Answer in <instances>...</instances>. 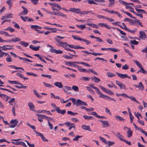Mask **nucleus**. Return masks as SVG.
<instances>
[{"mask_svg": "<svg viewBox=\"0 0 147 147\" xmlns=\"http://www.w3.org/2000/svg\"><path fill=\"white\" fill-rule=\"evenodd\" d=\"M21 39L18 37H16L11 39L8 40H4L0 37V42H4L11 43V42H17L20 41Z\"/></svg>", "mask_w": 147, "mask_h": 147, "instance_id": "obj_1", "label": "nucleus"}, {"mask_svg": "<svg viewBox=\"0 0 147 147\" xmlns=\"http://www.w3.org/2000/svg\"><path fill=\"white\" fill-rule=\"evenodd\" d=\"M48 4L51 5V8L53 11L55 10H59L61 9V6L57 3L51 2Z\"/></svg>", "mask_w": 147, "mask_h": 147, "instance_id": "obj_2", "label": "nucleus"}, {"mask_svg": "<svg viewBox=\"0 0 147 147\" xmlns=\"http://www.w3.org/2000/svg\"><path fill=\"white\" fill-rule=\"evenodd\" d=\"M58 42V44H56V45L58 46L62 47L65 50H67L69 48L68 44L66 42H63L60 40H57Z\"/></svg>", "mask_w": 147, "mask_h": 147, "instance_id": "obj_3", "label": "nucleus"}, {"mask_svg": "<svg viewBox=\"0 0 147 147\" xmlns=\"http://www.w3.org/2000/svg\"><path fill=\"white\" fill-rule=\"evenodd\" d=\"M18 121L17 119H14L11 120V121L10 123V124L9 125V127L11 128H14L17 125Z\"/></svg>", "mask_w": 147, "mask_h": 147, "instance_id": "obj_4", "label": "nucleus"}, {"mask_svg": "<svg viewBox=\"0 0 147 147\" xmlns=\"http://www.w3.org/2000/svg\"><path fill=\"white\" fill-rule=\"evenodd\" d=\"M76 104L77 106H79L81 105H84L86 106H88L86 102L83 101L79 99L77 100Z\"/></svg>", "mask_w": 147, "mask_h": 147, "instance_id": "obj_5", "label": "nucleus"}, {"mask_svg": "<svg viewBox=\"0 0 147 147\" xmlns=\"http://www.w3.org/2000/svg\"><path fill=\"white\" fill-rule=\"evenodd\" d=\"M13 47V46H12V45H4L2 47H1L0 46V47L3 50L6 51V50H10L11 49H13V48H12V47Z\"/></svg>", "mask_w": 147, "mask_h": 147, "instance_id": "obj_6", "label": "nucleus"}, {"mask_svg": "<svg viewBox=\"0 0 147 147\" xmlns=\"http://www.w3.org/2000/svg\"><path fill=\"white\" fill-rule=\"evenodd\" d=\"M100 121L102 123V126L103 127L105 128L108 127H109L110 124L109 122L107 121H103L102 120H100Z\"/></svg>", "mask_w": 147, "mask_h": 147, "instance_id": "obj_7", "label": "nucleus"}, {"mask_svg": "<svg viewBox=\"0 0 147 147\" xmlns=\"http://www.w3.org/2000/svg\"><path fill=\"white\" fill-rule=\"evenodd\" d=\"M116 73L119 77L122 79H124L126 78H127L129 79L131 78V77L127 76L126 74H120L117 72H116Z\"/></svg>", "mask_w": 147, "mask_h": 147, "instance_id": "obj_8", "label": "nucleus"}, {"mask_svg": "<svg viewBox=\"0 0 147 147\" xmlns=\"http://www.w3.org/2000/svg\"><path fill=\"white\" fill-rule=\"evenodd\" d=\"M69 11L71 12L77 13H80L81 9H76L75 8H70Z\"/></svg>", "mask_w": 147, "mask_h": 147, "instance_id": "obj_9", "label": "nucleus"}, {"mask_svg": "<svg viewBox=\"0 0 147 147\" xmlns=\"http://www.w3.org/2000/svg\"><path fill=\"white\" fill-rule=\"evenodd\" d=\"M0 97L6 102H7L10 98V97L6 95L1 94H0Z\"/></svg>", "mask_w": 147, "mask_h": 147, "instance_id": "obj_10", "label": "nucleus"}, {"mask_svg": "<svg viewBox=\"0 0 147 147\" xmlns=\"http://www.w3.org/2000/svg\"><path fill=\"white\" fill-rule=\"evenodd\" d=\"M22 7L23 9V11L20 13L19 16L22 15L23 16L26 15L28 13V11L27 9L24 6H22Z\"/></svg>", "mask_w": 147, "mask_h": 147, "instance_id": "obj_11", "label": "nucleus"}, {"mask_svg": "<svg viewBox=\"0 0 147 147\" xmlns=\"http://www.w3.org/2000/svg\"><path fill=\"white\" fill-rule=\"evenodd\" d=\"M139 38L142 39H144L146 38V35L145 32L143 31H140L139 32Z\"/></svg>", "mask_w": 147, "mask_h": 147, "instance_id": "obj_12", "label": "nucleus"}, {"mask_svg": "<svg viewBox=\"0 0 147 147\" xmlns=\"http://www.w3.org/2000/svg\"><path fill=\"white\" fill-rule=\"evenodd\" d=\"M54 85L59 88H62L63 87V86L61 82H56L54 84Z\"/></svg>", "mask_w": 147, "mask_h": 147, "instance_id": "obj_13", "label": "nucleus"}, {"mask_svg": "<svg viewBox=\"0 0 147 147\" xmlns=\"http://www.w3.org/2000/svg\"><path fill=\"white\" fill-rule=\"evenodd\" d=\"M31 28L35 30L37 32L38 29H41L42 27L41 26L37 25H31Z\"/></svg>", "mask_w": 147, "mask_h": 147, "instance_id": "obj_14", "label": "nucleus"}, {"mask_svg": "<svg viewBox=\"0 0 147 147\" xmlns=\"http://www.w3.org/2000/svg\"><path fill=\"white\" fill-rule=\"evenodd\" d=\"M0 34H4L5 36H8L9 37L14 36V35H9L7 32L4 31V30H1L0 31Z\"/></svg>", "mask_w": 147, "mask_h": 147, "instance_id": "obj_15", "label": "nucleus"}, {"mask_svg": "<svg viewBox=\"0 0 147 147\" xmlns=\"http://www.w3.org/2000/svg\"><path fill=\"white\" fill-rule=\"evenodd\" d=\"M28 105L30 109L32 111H34L35 109L33 103L31 102L28 103Z\"/></svg>", "mask_w": 147, "mask_h": 147, "instance_id": "obj_16", "label": "nucleus"}, {"mask_svg": "<svg viewBox=\"0 0 147 147\" xmlns=\"http://www.w3.org/2000/svg\"><path fill=\"white\" fill-rule=\"evenodd\" d=\"M7 55V57L6 58V61L7 62H11L12 61V59L11 57L8 53H5V56Z\"/></svg>", "mask_w": 147, "mask_h": 147, "instance_id": "obj_17", "label": "nucleus"}, {"mask_svg": "<svg viewBox=\"0 0 147 147\" xmlns=\"http://www.w3.org/2000/svg\"><path fill=\"white\" fill-rule=\"evenodd\" d=\"M56 111L58 113L62 114H64L66 112L65 110H61L59 107L56 108Z\"/></svg>", "mask_w": 147, "mask_h": 147, "instance_id": "obj_18", "label": "nucleus"}, {"mask_svg": "<svg viewBox=\"0 0 147 147\" xmlns=\"http://www.w3.org/2000/svg\"><path fill=\"white\" fill-rule=\"evenodd\" d=\"M115 116L116 119L118 121H124L125 120L123 117L119 115H115Z\"/></svg>", "mask_w": 147, "mask_h": 147, "instance_id": "obj_19", "label": "nucleus"}, {"mask_svg": "<svg viewBox=\"0 0 147 147\" xmlns=\"http://www.w3.org/2000/svg\"><path fill=\"white\" fill-rule=\"evenodd\" d=\"M18 107V105H17L15 104L13 106L11 109V112L14 116L16 115V114L15 112V109L16 108H17Z\"/></svg>", "mask_w": 147, "mask_h": 147, "instance_id": "obj_20", "label": "nucleus"}, {"mask_svg": "<svg viewBox=\"0 0 147 147\" xmlns=\"http://www.w3.org/2000/svg\"><path fill=\"white\" fill-rule=\"evenodd\" d=\"M29 47L30 48L35 51H37L39 50L40 47V46H38L37 47H35L34 46L32 45H30Z\"/></svg>", "mask_w": 147, "mask_h": 147, "instance_id": "obj_21", "label": "nucleus"}, {"mask_svg": "<svg viewBox=\"0 0 147 147\" xmlns=\"http://www.w3.org/2000/svg\"><path fill=\"white\" fill-rule=\"evenodd\" d=\"M8 82L11 84H14L20 85V86H22V84L19 82L16 81H11L9 80Z\"/></svg>", "mask_w": 147, "mask_h": 147, "instance_id": "obj_22", "label": "nucleus"}, {"mask_svg": "<svg viewBox=\"0 0 147 147\" xmlns=\"http://www.w3.org/2000/svg\"><path fill=\"white\" fill-rule=\"evenodd\" d=\"M82 128L84 130L91 131L90 127L89 125H82Z\"/></svg>", "mask_w": 147, "mask_h": 147, "instance_id": "obj_23", "label": "nucleus"}, {"mask_svg": "<svg viewBox=\"0 0 147 147\" xmlns=\"http://www.w3.org/2000/svg\"><path fill=\"white\" fill-rule=\"evenodd\" d=\"M109 1V7H113L115 5V0H108Z\"/></svg>", "mask_w": 147, "mask_h": 147, "instance_id": "obj_24", "label": "nucleus"}, {"mask_svg": "<svg viewBox=\"0 0 147 147\" xmlns=\"http://www.w3.org/2000/svg\"><path fill=\"white\" fill-rule=\"evenodd\" d=\"M68 65L69 66L71 67L74 66L76 68L78 67V65L75 64V62L73 61H70L68 62Z\"/></svg>", "mask_w": 147, "mask_h": 147, "instance_id": "obj_25", "label": "nucleus"}, {"mask_svg": "<svg viewBox=\"0 0 147 147\" xmlns=\"http://www.w3.org/2000/svg\"><path fill=\"white\" fill-rule=\"evenodd\" d=\"M91 79L94 81V82L96 83H97L100 81V80L99 78L94 76L91 77Z\"/></svg>", "mask_w": 147, "mask_h": 147, "instance_id": "obj_26", "label": "nucleus"}, {"mask_svg": "<svg viewBox=\"0 0 147 147\" xmlns=\"http://www.w3.org/2000/svg\"><path fill=\"white\" fill-rule=\"evenodd\" d=\"M98 25L102 27H104L108 29H109L110 27L107 24L105 23H100L98 24Z\"/></svg>", "mask_w": 147, "mask_h": 147, "instance_id": "obj_27", "label": "nucleus"}, {"mask_svg": "<svg viewBox=\"0 0 147 147\" xmlns=\"http://www.w3.org/2000/svg\"><path fill=\"white\" fill-rule=\"evenodd\" d=\"M127 134L128 137L130 138L132 135V131L131 130L130 128H128V131L127 132Z\"/></svg>", "mask_w": 147, "mask_h": 147, "instance_id": "obj_28", "label": "nucleus"}, {"mask_svg": "<svg viewBox=\"0 0 147 147\" xmlns=\"http://www.w3.org/2000/svg\"><path fill=\"white\" fill-rule=\"evenodd\" d=\"M55 15L59 16H60L64 18H67V16L66 15L64 14L63 13L60 12L56 13V14Z\"/></svg>", "mask_w": 147, "mask_h": 147, "instance_id": "obj_29", "label": "nucleus"}, {"mask_svg": "<svg viewBox=\"0 0 147 147\" xmlns=\"http://www.w3.org/2000/svg\"><path fill=\"white\" fill-rule=\"evenodd\" d=\"M64 38V37L60 36H57L56 37L54 38V39L56 42H57L56 44H58V42L57 40H61Z\"/></svg>", "mask_w": 147, "mask_h": 147, "instance_id": "obj_30", "label": "nucleus"}, {"mask_svg": "<svg viewBox=\"0 0 147 147\" xmlns=\"http://www.w3.org/2000/svg\"><path fill=\"white\" fill-rule=\"evenodd\" d=\"M96 92L97 94L99 95V96L100 98H104V96L105 95L103 94L100 92L99 89L96 91Z\"/></svg>", "mask_w": 147, "mask_h": 147, "instance_id": "obj_31", "label": "nucleus"}, {"mask_svg": "<svg viewBox=\"0 0 147 147\" xmlns=\"http://www.w3.org/2000/svg\"><path fill=\"white\" fill-rule=\"evenodd\" d=\"M19 44L22 45L23 46L25 47H27L29 45V44L28 43L24 41H20L19 42Z\"/></svg>", "mask_w": 147, "mask_h": 147, "instance_id": "obj_32", "label": "nucleus"}, {"mask_svg": "<svg viewBox=\"0 0 147 147\" xmlns=\"http://www.w3.org/2000/svg\"><path fill=\"white\" fill-rule=\"evenodd\" d=\"M90 78L88 77L82 76L80 78V80L84 81H88L90 80Z\"/></svg>", "mask_w": 147, "mask_h": 147, "instance_id": "obj_33", "label": "nucleus"}, {"mask_svg": "<svg viewBox=\"0 0 147 147\" xmlns=\"http://www.w3.org/2000/svg\"><path fill=\"white\" fill-rule=\"evenodd\" d=\"M33 93L38 98H42V97L39 94L37 91L35 90H33Z\"/></svg>", "mask_w": 147, "mask_h": 147, "instance_id": "obj_34", "label": "nucleus"}, {"mask_svg": "<svg viewBox=\"0 0 147 147\" xmlns=\"http://www.w3.org/2000/svg\"><path fill=\"white\" fill-rule=\"evenodd\" d=\"M38 117V119L40 122H42L43 121L42 119H43L42 115L41 114H36Z\"/></svg>", "mask_w": 147, "mask_h": 147, "instance_id": "obj_35", "label": "nucleus"}, {"mask_svg": "<svg viewBox=\"0 0 147 147\" xmlns=\"http://www.w3.org/2000/svg\"><path fill=\"white\" fill-rule=\"evenodd\" d=\"M107 76L109 77H113L116 76L115 74L109 72H107Z\"/></svg>", "mask_w": 147, "mask_h": 147, "instance_id": "obj_36", "label": "nucleus"}, {"mask_svg": "<svg viewBox=\"0 0 147 147\" xmlns=\"http://www.w3.org/2000/svg\"><path fill=\"white\" fill-rule=\"evenodd\" d=\"M138 88L140 90H144V86L141 82H140L139 83Z\"/></svg>", "mask_w": 147, "mask_h": 147, "instance_id": "obj_37", "label": "nucleus"}, {"mask_svg": "<svg viewBox=\"0 0 147 147\" xmlns=\"http://www.w3.org/2000/svg\"><path fill=\"white\" fill-rule=\"evenodd\" d=\"M6 3L9 6V8H10L12 6V4L13 3V1L12 0H7L6 1Z\"/></svg>", "mask_w": 147, "mask_h": 147, "instance_id": "obj_38", "label": "nucleus"}, {"mask_svg": "<svg viewBox=\"0 0 147 147\" xmlns=\"http://www.w3.org/2000/svg\"><path fill=\"white\" fill-rule=\"evenodd\" d=\"M18 58L22 60H23L25 61H27L29 62H32V61L24 57H18Z\"/></svg>", "mask_w": 147, "mask_h": 147, "instance_id": "obj_39", "label": "nucleus"}, {"mask_svg": "<svg viewBox=\"0 0 147 147\" xmlns=\"http://www.w3.org/2000/svg\"><path fill=\"white\" fill-rule=\"evenodd\" d=\"M4 30L9 31L10 32H13L15 31V29L11 28L10 27H9L7 28L4 29Z\"/></svg>", "mask_w": 147, "mask_h": 147, "instance_id": "obj_40", "label": "nucleus"}, {"mask_svg": "<svg viewBox=\"0 0 147 147\" xmlns=\"http://www.w3.org/2000/svg\"><path fill=\"white\" fill-rule=\"evenodd\" d=\"M77 27L80 29L81 30H82L86 28L85 25H76Z\"/></svg>", "mask_w": 147, "mask_h": 147, "instance_id": "obj_41", "label": "nucleus"}, {"mask_svg": "<svg viewBox=\"0 0 147 147\" xmlns=\"http://www.w3.org/2000/svg\"><path fill=\"white\" fill-rule=\"evenodd\" d=\"M116 136L120 140H123V139H122L123 136L121 135L119 133H117Z\"/></svg>", "mask_w": 147, "mask_h": 147, "instance_id": "obj_42", "label": "nucleus"}, {"mask_svg": "<svg viewBox=\"0 0 147 147\" xmlns=\"http://www.w3.org/2000/svg\"><path fill=\"white\" fill-rule=\"evenodd\" d=\"M136 10L139 13H142L145 14H146V12L144 10L142 9H139L138 8H136Z\"/></svg>", "mask_w": 147, "mask_h": 147, "instance_id": "obj_43", "label": "nucleus"}, {"mask_svg": "<svg viewBox=\"0 0 147 147\" xmlns=\"http://www.w3.org/2000/svg\"><path fill=\"white\" fill-rule=\"evenodd\" d=\"M83 117L86 120L92 119L93 118V117L92 116H88L86 115H84Z\"/></svg>", "mask_w": 147, "mask_h": 147, "instance_id": "obj_44", "label": "nucleus"}, {"mask_svg": "<svg viewBox=\"0 0 147 147\" xmlns=\"http://www.w3.org/2000/svg\"><path fill=\"white\" fill-rule=\"evenodd\" d=\"M72 89L75 92H78L79 91V88L78 86L74 85L72 87Z\"/></svg>", "mask_w": 147, "mask_h": 147, "instance_id": "obj_45", "label": "nucleus"}, {"mask_svg": "<svg viewBox=\"0 0 147 147\" xmlns=\"http://www.w3.org/2000/svg\"><path fill=\"white\" fill-rule=\"evenodd\" d=\"M81 41H83L85 42L86 44L87 45H88L91 43V42L88 40L82 38Z\"/></svg>", "mask_w": 147, "mask_h": 147, "instance_id": "obj_46", "label": "nucleus"}, {"mask_svg": "<svg viewBox=\"0 0 147 147\" xmlns=\"http://www.w3.org/2000/svg\"><path fill=\"white\" fill-rule=\"evenodd\" d=\"M134 61L136 64L137 65L139 68H140L142 66V65L140 63V62L138 61L137 60H134Z\"/></svg>", "mask_w": 147, "mask_h": 147, "instance_id": "obj_47", "label": "nucleus"}, {"mask_svg": "<svg viewBox=\"0 0 147 147\" xmlns=\"http://www.w3.org/2000/svg\"><path fill=\"white\" fill-rule=\"evenodd\" d=\"M15 101V98H11V100L9 101L8 103L11 105H13V103Z\"/></svg>", "mask_w": 147, "mask_h": 147, "instance_id": "obj_48", "label": "nucleus"}, {"mask_svg": "<svg viewBox=\"0 0 147 147\" xmlns=\"http://www.w3.org/2000/svg\"><path fill=\"white\" fill-rule=\"evenodd\" d=\"M72 37L75 40L81 41L82 39V38H81L76 36L73 35L72 36Z\"/></svg>", "mask_w": 147, "mask_h": 147, "instance_id": "obj_49", "label": "nucleus"}, {"mask_svg": "<svg viewBox=\"0 0 147 147\" xmlns=\"http://www.w3.org/2000/svg\"><path fill=\"white\" fill-rule=\"evenodd\" d=\"M105 111L107 113L109 114L110 115H111V113L110 110L108 109L107 107H105Z\"/></svg>", "mask_w": 147, "mask_h": 147, "instance_id": "obj_50", "label": "nucleus"}, {"mask_svg": "<svg viewBox=\"0 0 147 147\" xmlns=\"http://www.w3.org/2000/svg\"><path fill=\"white\" fill-rule=\"evenodd\" d=\"M134 22H135L137 23L139 25H140L141 26H142V27L143 26H142V23H141L140 21V20H139L136 19H135V20H134Z\"/></svg>", "mask_w": 147, "mask_h": 147, "instance_id": "obj_51", "label": "nucleus"}, {"mask_svg": "<svg viewBox=\"0 0 147 147\" xmlns=\"http://www.w3.org/2000/svg\"><path fill=\"white\" fill-rule=\"evenodd\" d=\"M82 137V136H80L78 135L75 136V138L73 139V141H78L79 138H80Z\"/></svg>", "mask_w": 147, "mask_h": 147, "instance_id": "obj_52", "label": "nucleus"}, {"mask_svg": "<svg viewBox=\"0 0 147 147\" xmlns=\"http://www.w3.org/2000/svg\"><path fill=\"white\" fill-rule=\"evenodd\" d=\"M128 98H129L131 100H132L136 102H137L138 103H139V102L137 101V100H136L135 98L133 96H129V97Z\"/></svg>", "mask_w": 147, "mask_h": 147, "instance_id": "obj_53", "label": "nucleus"}, {"mask_svg": "<svg viewBox=\"0 0 147 147\" xmlns=\"http://www.w3.org/2000/svg\"><path fill=\"white\" fill-rule=\"evenodd\" d=\"M72 128H74V129H75L76 126L73 123H71L70 126V127H69V130H71Z\"/></svg>", "mask_w": 147, "mask_h": 147, "instance_id": "obj_54", "label": "nucleus"}, {"mask_svg": "<svg viewBox=\"0 0 147 147\" xmlns=\"http://www.w3.org/2000/svg\"><path fill=\"white\" fill-rule=\"evenodd\" d=\"M99 138L100 139L103 143H105V144H107V141L105 140V139L101 136L99 137Z\"/></svg>", "mask_w": 147, "mask_h": 147, "instance_id": "obj_55", "label": "nucleus"}, {"mask_svg": "<svg viewBox=\"0 0 147 147\" xmlns=\"http://www.w3.org/2000/svg\"><path fill=\"white\" fill-rule=\"evenodd\" d=\"M129 117L130 119V122L131 123L133 121V120L134 117L133 115L131 114L130 112H129Z\"/></svg>", "mask_w": 147, "mask_h": 147, "instance_id": "obj_56", "label": "nucleus"}, {"mask_svg": "<svg viewBox=\"0 0 147 147\" xmlns=\"http://www.w3.org/2000/svg\"><path fill=\"white\" fill-rule=\"evenodd\" d=\"M137 30V29L136 28H134L133 30H131L129 29L127 31L129 32L132 33H134L135 32H136Z\"/></svg>", "mask_w": 147, "mask_h": 147, "instance_id": "obj_57", "label": "nucleus"}, {"mask_svg": "<svg viewBox=\"0 0 147 147\" xmlns=\"http://www.w3.org/2000/svg\"><path fill=\"white\" fill-rule=\"evenodd\" d=\"M140 68V72L141 73H143V74H145L146 73V71L142 67V66Z\"/></svg>", "mask_w": 147, "mask_h": 147, "instance_id": "obj_58", "label": "nucleus"}, {"mask_svg": "<svg viewBox=\"0 0 147 147\" xmlns=\"http://www.w3.org/2000/svg\"><path fill=\"white\" fill-rule=\"evenodd\" d=\"M105 92H106L108 94H109V95L113 94H114L113 93L112 91L109 89H107Z\"/></svg>", "mask_w": 147, "mask_h": 147, "instance_id": "obj_59", "label": "nucleus"}, {"mask_svg": "<svg viewBox=\"0 0 147 147\" xmlns=\"http://www.w3.org/2000/svg\"><path fill=\"white\" fill-rule=\"evenodd\" d=\"M89 87H90V88L94 89L96 91L98 89V88L97 87L94 86L92 84H91L89 85Z\"/></svg>", "mask_w": 147, "mask_h": 147, "instance_id": "obj_60", "label": "nucleus"}, {"mask_svg": "<svg viewBox=\"0 0 147 147\" xmlns=\"http://www.w3.org/2000/svg\"><path fill=\"white\" fill-rule=\"evenodd\" d=\"M43 83L44 85L46 87L48 88H51V87H53V86L51 84H49L48 83H46L45 82H43Z\"/></svg>", "mask_w": 147, "mask_h": 147, "instance_id": "obj_61", "label": "nucleus"}, {"mask_svg": "<svg viewBox=\"0 0 147 147\" xmlns=\"http://www.w3.org/2000/svg\"><path fill=\"white\" fill-rule=\"evenodd\" d=\"M130 3H126L125 5V8L126 9H129L131 7L129 5Z\"/></svg>", "mask_w": 147, "mask_h": 147, "instance_id": "obj_62", "label": "nucleus"}, {"mask_svg": "<svg viewBox=\"0 0 147 147\" xmlns=\"http://www.w3.org/2000/svg\"><path fill=\"white\" fill-rule=\"evenodd\" d=\"M5 18L6 19L7 18H13V14L12 13H9L7 15L5 16Z\"/></svg>", "mask_w": 147, "mask_h": 147, "instance_id": "obj_63", "label": "nucleus"}, {"mask_svg": "<svg viewBox=\"0 0 147 147\" xmlns=\"http://www.w3.org/2000/svg\"><path fill=\"white\" fill-rule=\"evenodd\" d=\"M56 49H54V47L52 46V47L50 48L49 51L52 53H55Z\"/></svg>", "mask_w": 147, "mask_h": 147, "instance_id": "obj_64", "label": "nucleus"}]
</instances>
